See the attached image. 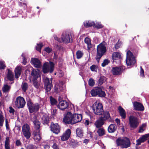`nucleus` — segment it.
I'll list each match as a JSON object with an SVG mask.
<instances>
[{"mask_svg":"<svg viewBox=\"0 0 149 149\" xmlns=\"http://www.w3.org/2000/svg\"><path fill=\"white\" fill-rule=\"evenodd\" d=\"M5 122H6V128L7 129H8L9 128V124H8V121L6 119Z\"/></svg>","mask_w":149,"mask_h":149,"instance_id":"61","label":"nucleus"},{"mask_svg":"<svg viewBox=\"0 0 149 149\" xmlns=\"http://www.w3.org/2000/svg\"><path fill=\"white\" fill-rule=\"evenodd\" d=\"M84 26L86 28L90 27L91 26H93V25L95 24L94 22L91 21H86L84 22Z\"/></svg>","mask_w":149,"mask_h":149,"instance_id":"35","label":"nucleus"},{"mask_svg":"<svg viewBox=\"0 0 149 149\" xmlns=\"http://www.w3.org/2000/svg\"><path fill=\"white\" fill-rule=\"evenodd\" d=\"M117 129V127L115 124H111L108 128V131L109 133L114 132Z\"/></svg>","mask_w":149,"mask_h":149,"instance_id":"26","label":"nucleus"},{"mask_svg":"<svg viewBox=\"0 0 149 149\" xmlns=\"http://www.w3.org/2000/svg\"><path fill=\"white\" fill-rule=\"evenodd\" d=\"M93 27L96 28L97 29H100L103 27V26L101 24L100 22H96V24L93 25Z\"/></svg>","mask_w":149,"mask_h":149,"instance_id":"44","label":"nucleus"},{"mask_svg":"<svg viewBox=\"0 0 149 149\" xmlns=\"http://www.w3.org/2000/svg\"><path fill=\"white\" fill-rule=\"evenodd\" d=\"M52 148L54 149H59L58 146L56 143H54Z\"/></svg>","mask_w":149,"mask_h":149,"instance_id":"57","label":"nucleus"},{"mask_svg":"<svg viewBox=\"0 0 149 149\" xmlns=\"http://www.w3.org/2000/svg\"><path fill=\"white\" fill-rule=\"evenodd\" d=\"M126 63L127 66L134 65L136 61L133 54L130 51L127 53V57L126 60Z\"/></svg>","mask_w":149,"mask_h":149,"instance_id":"9","label":"nucleus"},{"mask_svg":"<svg viewBox=\"0 0 149 149\" xmlns=\"http://www.w3.org/2000/svg\"><path fill=\"white\" fill-rule=\"evenodd\" d=\"M31 75L33 85L35 87L38 88L40 85L38 79H40L38 72L36 70H33L31 72Z\"/></svg>","mask_w":149,"mask_h":149,"instance_id":"4","label":"nucleus"},{"mask_svg":"<svg viewBox=\"0 0 149 149\" xmlns=\"http://www.w3.org/2000/svg\"><path fill=\"white\" fill-rule=\"evenodd\" d=\"M110 63V61L108 59L104 60L102 64V66L103 67H105Z\"/></svg>","mask_w":149,"mask_h":149,"instance_id":"46","label":"nucleus"},{"mask_svg":"<svg viewBox=\"0 0 149 149\" xmlns=\"http://www.w3.org/2000/svg\"><path fill=\"white\" fill-rule=\"evenodd\" d=\"M145 130V128L142 127H140L138 132L139 133H142Z\"/></svg>","mask_w":149,"mask_h":149,"instance_id":"60","label":"nucleus"},{"mask_svg":"<svg viewBox=\"0 0 149 149\" xmlns=\"http://www.w3.org/2000/svg\"><path fill=\"white\" fill-rule=\"evenodd\" d=\"M115 120L118 125H120V120L118 118H116Z\"/></svg>","mask_w":149,"mask_h":149,"instance_id":"63","label":"nucleus"},{"mask_svg":"<svg viewBox=\"0 0 149 149\" xmlns=\"http://www.w3.org/2000/svg\"><path fill=\"white\" fill-rule=\"evenodd\" d=\"M25 104V100L23 97L19 96L16 98L15 105L18 108H23Z\"/></svg>","mask_w":149,"mask_h":149,"instance_id":"12","label":"nucleus"},{"mask_svg":"<svg viewBox=\"0 0 149 149\" xmlns=\"http://www.w3.org/2000/svg\"><path fill=\"white\" fill-rule=\"evenodd\" d=\"M121 58V55L120 54L119 52H113L112 55V58L113 61V62H116H116L115 61L116 60H117L118 59H120Z\"/></svg>","mask_w":149,"mask_h":149,"instance_id":"28","label":"nucleus"},{"mask_svg":"<svg viewBox=\"0 0 149 149\" xmlns=\"http://www.w3.org/2000/svg\"><path fill=\"white\" fill-rule=\"evenodd\" d=\"M118 110L122 118L125 119L126 118V113L125 110L121 106L118 107Z\"/></svg>","mask_w":149,"mask_h":149,"instance_id":"29","label":"nucleus"},{"mask_svg":"<svg viewBox=\"0 0 149 149\" xmlns=\"http://www.w3.org/2000/svg\"><path fill=\"white\" fill-rule=\"evenodd\" d=\"M136 146L139 145H141V143H142V142H141V141L140 139L139 138L136 140Z\"/></svg>","mask_w":149,"mask_h":149,"instance_id":"59","label":"nucleus"},{"mask_svg":"<svg viewBox=\"0 0 149 149\" xmlns=\"http://www.w3.org/2000/svg\"><path fill=\"white\" fill-rule=\"evenodd\" d=\"M88 136L91 138H92V133L90 131H88L87 132Z\"/></svg>","mask_w":149,"mask_h":149,"instance_id":"58","label":"nucleus"},{"mask_svg":"<svg viewBox=\"0 0 149 149\" xmlns=\"http://www.w3.org/2000/svg\"><path fill=\"white\" fill-rule=\"evenodd\" d=\"M22 58L23 59L22 63L24 65H25L27 63V61L25 57L26 56L25 54L24 53H22Z\"/></svg>","mask_w":149,"mask_h":149,"instance_id":"50","label":"nucleus"},{"mask_svg":"<svg viewBox=\"0 0 149 149\" xmlns=\"http://www.w3.org/2000/svg\"><path fill=\"white\" fill-rule=\"evenodd\" d=\"M97 67L96 65H93L90 67L91 70L93 72H97Z\"/></svg>","mask_w":149,"mask_h":149,"instance_id":"51","label":"nucleus"},{"mask_svg":"<svg viewBox=\"0 0 149 149\" xmlns=\"http://www.w3.org/2000/svg\"><path fill=\"white\" fill-rule=\"evenodd\" d=\"M90 93L92 97L98 96L100 97H104L106 95L105 92L102 91V89L99 87H95L92 89Z\"/></svg>","mask_w":149,"mask_h":149,"instance_id":"5","label":"nucleus"},{"mask_svg":"<svg viewBox=\"0 0 149 149\" xmlns=\"http://www.w3.org/2000/svg\"><path fill=\"white\" fill-rule=\"evenodd\" d=\"M106 47L102 43L97 46V54L95 58L97 62L99 63L101 57L106 52Z\"/></svg>","mask_w":149,"mask_h":149,"instance_id":"2","label":"nucleus"},{"mask_svg":"<svg viewBox=\"0 0 149 149\" xmlns=\"http://www.w3.org/2000/svg\"><path fill=\"white\" fill-rule=\"evenodd\" d=\"M5 62L3 61H0V70L4 69L6 67Z\"/></svg>","mask_w":149,"mask_h":149,"instance_id":"47","label":"nucleus"},{"mask_svg":"<svg viewBox=\"0 0 149 149\" xmlns=\"http://www.w3.org/2000/svg\"><path fill=\"white\" fill-rule=\"evenodd\" d=\"M50 130L54 133L58 134L60 132L59 126L57 123L52 122L50 126Z\"/></svg>","mask_w":149,"mask_h":149,"instance_id":"16","label":"nucleus"},{"mask_svg":"<svg viewBox=\"0 0 149 149\" xmlns=\"http://www.w3.org/2000/svg\"><path fill=\"white\" fill-rule=\"evenodd\" d=\"M35 146L32 144H29L26 147V149H34Z\"/></svg>","mask_w":149,"mask_h":149,"instance_id":"55","label":"nucleus"},{"mask_svg":"<svg viewBox=\"0 0 149 149\" xmlns=\"http://www.w3.org/2000/svg\"><path fill=\"white\" fill-rule=\"evenodd\" d=\"M102 115L100 118L102 119L104 122L107 120L110 117L109 112L105 111L102 113Z\"/></svg>","mask_w":149,"mask_h":149,"instance_id":"24","label":"nucleus"},{"mask_svg":"<svg viewBox=\"0 0 149 149\" xmlns=\"http://www.w3.org/2000/svg\"><path fill=\"white\" fill-rule=\"evenodd\" d=\"M58 42L64 43H68L72 42V38H55Z\"/></svg>","mask_w":149,"mask_h":149,"instance_id":"20","label":"nucleus"},{"mask_svg":"<svg viewBox=\"0 0 149 149\" xmlns=\"http://www.w3.org/2000/svg\"><path fill=\"white\" fill-rule=\"evenodd\" d=\"M15 144L17 146H19L21 145L22 143L19 140H17L16 141Z\"/></svg>","mask_w":149,"mask_h":149,"instance_id":"56","label":"nucleus"},{"mask_svg":"<svg viewBox=\"0 0 149 149\" xmlns=\"http://www.w3.org/2000/svg\"><path fill=\"white\" fill-rule=\"evenodd\" d=\"M54 64L52 62H50L45 63L43 66L42 70L44 73L47 72L52 73L54 70Z\"/></svg>","mask_w":149,"mask_h":149,"instance_id":"8","label":"nucleus"},{"mask_svg":"<svg viewBox=\"0 0 149 149\" xmlns=\"http://www.w3.org/2000/svg\"><path fill=\"white\" fill-rule=\"evenodd\" d=\"M31 62L34 66L37 68H40L42 66L41 63L40 61L37 58H32Z\"/></svg>","mask_w":149,"mask_h":149,"instance_id":"21","label":"nucleus"},{"mask_svg":"<svg viewBox=\"0 0 149 149\" xmlns=\"http://www.w3.org/2000/svg\"><path fill=\"white\" fill-rule=\"evenodd\" d=\"M49 146L48 145H45L44 146V148L45 149H49Z\"/></svg>","mask_w":149,"mask_h":149,"instance_id":"64","label":"nucleus"},{"mask_svg":"<svg viewBox=\"0 0 149 149\" xmlns=\"http://www.w3.org/2000/svg\"><path fill=\"white\" fill-rule=\"evenodd\" d=\"M33 139L36 142H39L41 139L40 132L39 130L34 131L33 133Z\"/></svg>","mask_w":149,"mask_h":149,"instance_id":"22","label":"nucleus"},{"mask_svg":"<svg viewBox=\"0 0 149 149\" xmlns=\"http://www.w3.org/2000/svg\"><path fill=\"white\" fill-rule=\"evenodd\" d=\"M73 124L80 122L82 120V116L81 114H73Z\"/></svg>","mask_w":149,"mask_h":149,"instance_id":"19","label":"nucleus"},{"mask_svg":"<svg viewBox=\"0 0 149 149\" xmlns=\"http://www.w3.org/2000/svg\"><path fill=\"white\" fill-rule=\"evenodd\" d=\"M121 43L120 40H118L117 43L115 45V48L116 50L119 48L121 46Z\"/></svg>","mask_w":149,"mask_h":149,"instance_id":"49","label":"nucleus"},{"mask_svg":"<svg viewBox=\"0 0 149 149\" xmlns=\"http://www.w3.org/2000/svg\"><path fill=\"white\" fill-rule=\"evenodd\" d=\"M76 133L77 136L81 138L83 136V131L81 128H77L76 130Z\"/></svg>","mask_w":149,"mask_h":149,"instance_id":"37","label":"nucleus"},{"mask_svg":"<svg viewBox=\"0 0 149 149\" xmlns=\"http://www.w3.org/2000/svg\"><path fill=\"white\" fill-rule=\"evenodd\" d=\"M117 145L122 148H127L130 147L131 145L130 139L127 137H119L116 140Z\"/></svg>","mask_w":149,"mask_h":149,"instance_id":"1","label":"nucleus"},{"mask_svg":"<svg viewBox=\"0 0 149 149\" xmlns=\"http://www.w3.org/2000/svg\"><path fill=\"white\" fill-rule=\"evenodd\" d=\"M84 41L87 45L88 49L90 50L91 48L92 47V45L91 43V40L90 38H85Z\"/></svg>","mask_w":149,"mask_h":149,"instance_id":"34","label":"nucleus"},{"mask_svg":"<svg viewBox=\"0 0 149 149\" xmlns=\"http://www.w3.org/2000/svg\"><path fill=\"white\" fill-rule=\"evenodd\" d=\"M71 133L70 130V129H67L61 136V140L64 141L67 140L70 137Z\"/></svg>","mask_w":149,"mask_h":149,"instance_id":"18","label":"nucleus"},{"mask_svg":"<svg viewBox=\"0 0 149 149\" xmlns=\"http://www.w3.org/2000/svg\"><path fill=\"white\" fill-rule=\"evenodd\" d=\"M97 133L100 136H102L105 135V130L103 128H99L97 130Z\"/></svg>","mask_w":149,"mask_h":149,"instance_id":"38","label":"nucleus"},{"mask_svg":"<svg viewBox=\"0 0 149 149\" xmlns=\"http://www.w3.org/2000/svg\"><path fill=\"white\" fill-rule=\"evenodd\" d=\"M11 87V86L8 85L7 84H4L2 88L3 92L4 93H8L10 91Z\"/></svg>","mask_w":149,"mask_h":149,"instance_id":"31","label":"nucleus"},{"mask_svg":"<svg viewBox=\"0 0 149 149\" xmlns=\"http://www.w3.org/2000/svg\"><path fill=\"white\" fill-rule=\"evenodd\" d=\"M62 36V37H72L74 36V35L72 31H65L63 32Z\"/></svg>","mask_w":149,"mask_h":149,"instance_id":"25","label":"nucleus"},{"mask_svg":"<svg viewBox=\"0 0 149 149\" xmlns=\"http://www.w3.org/2000/svg\"><path fill=\"white\" fill-rule=\"evenodd\" d=\"M21 68L20 67H17L15 68V72L16 78H18L19 76L20 75L21 73Z\"/></svg>","mask_w":149,"mask_h":149,"instance_id":"32","label":"nucleus"},{"mask_svg":"<svg viewBox=\"0 0 149 149\" xmlns=\"http://www.w3.org/2000/svg\"><path fill=\"white\" fill-rule=\"evenodd\" d=\"M33 123L35 128L37 130V131L39 130L40 127V123L38 120L37 119V117L36 116H34L31 119Z\"/></svg>","mask_w":149,"mask_h":149,"instance_id":"23","label":"nucleus"},{"mask_svg":"<svg viewBox=\"0 0 149 149\" xmlns=\"http://www.w3.org/2000/svg\"><path fill=\"white\" fill-rule=\"evenodd\" d=\"M4 122V117L0 113V127L3 126Z\"/></svg>","mask_w":149,"mask_h":149,"instance_id":"45","label":"nucleus"},{"mask_svg":"<svg viewBox=\"0 0 149 149\" xmlns=\"http://www.w3.org/2000/svg\"><path fill=\"white\" fill-rule=\"evenodd\" d=\"M43 82L45 90L47 92H49L52 87V79H49L46 77H44L43 78Z\"/></svg>","mask_w":149,"mask_h":149,"instance_id":"13","label":"nucleus"},{"mask_svg":"<svg viewBox=\"0 0 149 149\" xmlns=\"http://www.w3.org/2000/svg\"><path fill=\"white\" fill-rule=\"evenodd\" d=\"M22 87L23 91L25 92L28 88V84L26 82L23 83L22 84Z\"/></svg>","mask_w":149,"mask_h":149,"instance_id":"42","label":"nucleus"},{"mask_svg":"<svg viewBox=\"0 0 149 149\" xmlns=\"http://www.w3.org/2000/svg\"><path fill=\"white\" fill-rule=\"evenodd\" d=\"M50 103L52 105H56L57 104V101L56 99L52 96L49 97Z\"/></svg>","mask_w":149,"mask_h":149,"instance_id":"39","label":"nucleus"},{"mask_svg":"<svg viewBox=\"0 0 149 149\" xmlns=\"http://www.w3.org/2000/svg\"><path fill=\"white\" fill-rule=\"evenodd\" d=\"M10 139L8 137H6L5 142L4 146L5 149H10Z\"/></svg>","mask_w":149,"mask_h":149,"instance_id":"36","label":"nucleus"},{"mask_svg":"<svg viewBox=\"0 0 149 149\" xmlns=\"http://www.w3.org/2000/svg\"><path fill=\"white\" fill-rule=\"evenodd\" d=\"M61 97H59V101L58 104L57 106V107L63 111L65 109L68 108V103L66 100L60 101L61 100Z\"/></svg>","mask_w":149,"mask_h":149,"instance_id":"14","label":"nucleus"},{"mask_svg":"<svg viewBox=\"0 0 149 149\" xmlns=\"http://www.w3.org/2000/svg\"><path fill=\"white\" fill-rule=\"evenodd\" d=\"M94 82L92 78L90 79L88 81L89 85L91 86H94Z\"/></svg>","mask_w":149,"mask_h":149,"instance_id":"52","label":"nucleus"},{"mask_svg":"<svg viewBox=\"0 0 149 149\" xmlns=\"http://www.w3.org/2000/svg\"><path fill=\"white\" fill-rule=\"evenodd\" d=\"M92 108L93 112L97 115H102L104 112L102 104L97 102L93 104Z\"/></svg>","mask_w":149,"mask_h":149,"instance_id":"3","label":"nucleus"},{"mask_svg":"<svg viewBox=\"0 0 149 149\" xmlns=\"http://www.w3.org/2000/svg\"><path fill=\"white\" fill-rule=\"evenodd\" d=\"M129 124L130 128L136 129L139 126V122L138 118L133 115H130L129 118Z\"/></svg>","mask_w":149,"mask_h":149,"instance_id":"6","label":"nucleus"},{"mask_svg":"<svg viewBox=\"0 0 149 149\" xmlns=\"http://www.w3.org/2000/svg\"><path fill=\"white\" fill-rule=\"evenodd\" d=\"M37 45L36 47V50L41 52V50L43 45L42 43L37 44Z\"/></svg>","mask_w":149,"mask_h":149,"instance_id":"48","label":"nucleus"},{"mask_svg":"<svg viewBox=\"0 0 149 149\" xmlns=\"http://www.w3.org/2000/svg\"><path fill=\"white\" fill-rule=\"evenodd\" d=\"M42 123L44 125H48L49 123V118L48 116H43L42 118Z\"/></svg>","mask_w":149,"mask_h":149,"instance_id":"33","label":"nucleus"},{"mask_svg":"<svg viewBox=\"0 0 149 149\" xmlns=\"http://www.w3.org/2000/svg\"><path fill=\"white\" fill-rule=\"evenodd\" d=\"M104 123V122L100 118L97 120L95 123V125L97 128H101L100 127Z\"/></svg>","mask_w":149,"mask_h":149,"instance_id":"27","label":"nucleus"},{"mask_svg":"<svg viewBox=\"0 0 149 149\" xmlns=\"http://www.w3.org/2000/svg\"><path fill=\"white\" fill-rule=\"evenodd\" d=\"M106 78L104 76L101 77L99 80V84L101 85L106 80Z\"/></svg>","mask_w":149,"mask_h":149,"instance_id":"43","label":"nucleus"},{"mask_svg":"<svg viewBox=\"0 0 149 149\" xmlns=\"http://www.w3.org/2000/svg\"><path fill=\"white\" fill-rule=\"evenodd\" d=\"M22 132L26 139H28L31 137V129L29 126L28 124H24L22 126Z\"/></svg>","mask_w":149,"mask_h":149,"instance_id":"10","label":"nucleus"},{"mask_svg":"<svg viewBox=\"0 0 149 149\" xmlns=\"http://www.w3.org/2000/svg\"><path fill=\"white\" fill-rule=\"evenodd\" d=\"M133 105L134 109L136 110L143 111L144 110V107L143 104L138 102H134Z\"/></svg>","mask_w":149,"mask_h":149,"instance_id":"17","label":"nucleus"},{"mask_svg":"<svg viewBox=\"0 0 149 149\" xmlns=\"http://www.w3.org/2000/svg\"><path fill=\"white\" fill-rule=\"evenodd\" d=\"M76 54L77 58L79 59L82 57L83 53L81 51L78 50L76 52Z\"/></svg>","mask_w":149,"mask_h":149,"instance_id":"41","label":"nucleus"},{"mask_svg":"<svg viewBox=\"0 0 149 149\" xmlns=\"http://www.w3.org/2000/svg\"><path fill=\"white\" fill-rule=\"evenodd\" d=\"M27 104L30 113L37 112L40 108V106L38 103L33 104L31 101H28Z\"/></svg>","mask_w":149,"mask_h":149,"instance_id":"7","label":"nucleus"},{"mask_svg":"<svg viewBox=\"0 0 149 149\" xmlns=\"http://www.w3.org/2000/svg\"><path fill=\"white\" fill-rule=\"evenodd\" d=\"M73 114L70 112H68L63 118V122L66 124H73Z\"/></svg>","mask_w":149,"mask_h":149,"instance_id":"11","label":"nucleus"},{"mask_svg":"<svg viewBox=\"0 0 149 149\" xmlns=\"http://www.w3.org/2000/svg\"><path fill=\"white\" fill-rule=\"evenodd\" d=\"M7 70H8L7 75L8 79L10 81H13L14 80V78L13 73L9 69H8Z\"/></svg>","mask_w":149,"mask_h":149,"instance_id":"30","label":"nucleus"},{"mask_svg":"<svg viewBox=\"0 0 149 149\" xmlns=\"http://www.w3.org/2000/svg\"><path fill=\"white\" fill-rule=\"evenodd\" d=\"M14 111H15L14 109H13L12 107H10L9 112L10 113H13L14 112Z\"/></svg>","mask_w":149,"mask_h":149,"instance_id":"62","label":"nucleus"},{"mask_svg":"<svg viewBox=\"0 0 149 149\" xmlns=\"http://www.w3.org/2000/svg\"><path fill=\"white\" fill-rule=\"evenodd\" d=\"M125 67L124 66H121L118 67H113L111 71L113 75H117L120 74L125 69Z\"/></svg>","mask_w":149,"mask_h":149,"instance_id":"15","label":"nucleus"},{"mask_svg":"<svg viewBox=\"0 0 149 149\" xmlns=\"http://www.w3.org/2000/svg\"><path fill=\"white\" fill-rule=\"evenodd\" d=\"M140 76H141L143 77H144V71L143 70L142 68V66H140Z\"/></svg>","mask_w":149,"mask_h":149,"instance_id":"53","label":"nucleus"},{"mask_svg":"<svg viewBox=\"0 0 149 149\" xmlns=\"http://www.w3.org/2000/svg\"><path fill=\"white\" fill-rule=\"evenodd\" d=\"M45 51L47 53H49L52 51V49L49 47H46L45 48Z\"/></svg>","mask_w":149,"mask_h":149,"instance_id":"54","label":"nucleus"},{"mask_svg":"<svg viewBox=\"0 0 149 149\" xmlns=\"http://www.w3.org/2000/svg\"><path fill=\"white\" fill-rule=\"evenodd\" d=\"M149 137V134H146L143 135L141 137L139 138L141 141V142H144L147 139V138Z\"/></svg>","mask_w":149,"mask_h":149,"instance_id":"40","label":"nucleus"}]
</instances>
